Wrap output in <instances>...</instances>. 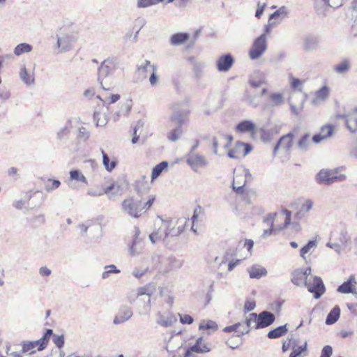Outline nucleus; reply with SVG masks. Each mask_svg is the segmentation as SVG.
Here are the masks:
<instances>
[{"label": "nucleus", "mask_w": 357, "mask_h": 357, "mask_svg": "<svg viewBox=\"0 0 357 357\" xmlns=\"http://www.w3.org/2000/svg\"><path fill=\"white\" fill-rule=\"evenodd\" d=\"M119 61L117 58H108L103 61L98 69V81L104 91L112 90L115 85L113 77L118 68Z\"/></svg>", "instance_id": "f257e3e1"}, {"label": "nucleus", "mask_w": 357, "mask_h": 357, "mask_svg": "<svg viewBox=\"0 0 357 357\" xmlns=\"http://www.w3.org/2000/svg\"><path fill=\"white\" fill-rule=\"evenodd\" d=\"M152 291L147 287H139L132 291L128 296L130 304H135L137 313L146 316L149 314L151 309V297Z\"/></svg>", "instance_id": "f03ea898"}, {"label": "nucleus", "mask_w": 357, "mask_h": 357, "mask_svg": "<svg viewBox=\"0 0 357 357\" xmlns=\"http://www.w3.org/2000/svg\"><path fill=\"white\" fill-rule=\"evenodd\" d=\"M78 38V33L71 28L61 29L57 34V47L59 52H68L72 49Z\"/></svg>", "instance_id": "7ed1b4c3"}, {"label": "nucleus", "mask_w": 357, "mask_h": 357, "mask_svg": "<svg viewBox=\"0 0 357 357\" xmlns=\"http://www.w3.org/2000/svg\"><path fill=\"white\" fill-rule=\"evenodd\" d=\"M121 206L123 211L132 218H139L143 213L142 199L139 195L126 198Z\"/></svg>", "instance_id": "20e7f679"}, {"label": "nucleus", "mask_w": 357, "mask_h": 357, "mask_svg": "<svg viewBox=\"0 0 357 357\" xmlns=\"http://www.w3.org/2000/svg\"><path fill=\"white\" fill-rule=\"evenodd\" d=\"M52 333L53 331L52 329H47L43 337H41L39 340L35 341L24 342L22 346L23 351L24 352L32 354L36 351L43 350L46 347Z\"/></svg>", "instance_id": "39448f33"}, {"label": "nucleus", "mask_w": 357, "mask_h": 357, "mask_svg": "<svg viewBox=\"0 0 357 357\" xmlns=\"http://www.w3.org/2000/svg\"><path fill=\"white\" fill-rule=\"evenodd\" d=\"M346 176L337 175L333 170L321 169L316 176V181L321 185H331L335 182L343 181Z\"/></svg>", "instance_id": "423d86ee"}, {"label": "nucleus", "mask_w": 357, "mask_h": 357, "mask_svg": "<svg viewBox=\"0 0 357 357\" xmlns=\"http://www.w3.org/2000/svg\"><path fill=\"white\" fill-rule=\"evenodd\" d=\"M172 223H165L162 222V225L155 231L149 234V240L153 243H157L161 241L168 243L169 242V233L168 229L172 227Z\"/></svg>", "instance_id": "0eeeda50"}, {"label": "nucleus", "mask_w": 357, "mask_h": 357, "mask_svg": "<svg viewBox=\"0 0 357 357\" xmlns=\"http://www.w3.org/2000/svg\"><path fill=\"white\" fill-rule=\"evenodd\" d=\"M266 36L265 34H261L254 40L252 46L249 50V56L252 59H257L266 52Z\"/></svg>", "instance_id": "6e6552de"}, {"label": "nucleus", "mask_w": 357, "mask_h": 357, "mask_svg": "<svg viewBox=\"0 0 357 357\" xmlns=\"http://www.w3.org/2000/svg\"><path fill=\"white\" fill-rule=\"evenodd\" d=\"M233 137L231 135H227L222 132H218L215 136L213 137L212 144L213 147L214 154H218V149L222 146L225 149L230 147Z\"/></svg>", "instance_id": "1a4fd4ad"}, {"label": "nucleus", "mask_w": 357, "mask_h": 357, "mask_svg": "<svg viewBox=\"0 0 357 357\" xmlns=\"http://www.w3.org/2000/svg\"><path fill=\"white\" fill-rule=\"evenodd\" d=\"M252 149V147L250 144L237 142L234 147L229 150L227 156L231 158L238 159L248 154Z\"/></svg>", "instance_id": "9d476101"}, {"label": "nucleus", "mask_w": 357, "mask_h": 357, "mask_svg": "<svg viewBox=\"0 0 357 357\" xmlns=\"http://www.w3.org/2000/svg\"><path fill=\"white\" fill-rule=\"evenodd\" d=\"M181 104L176 103L172 106L173 113L170 117V121L181 126L188 118L190 111L187 108H180Z\"/></svg>", "instance_id": "9b49d317"}, {"label": "nucleus", "mask_w": 357, "mask_h": 357, "mask_svg": "<svg viewBox=\"0 0 357 357\" xmlns=\"http://www.w3.org/2000/svg\"><path fill=\"white\" fill-rule=\"evenodd\" d=\"M308 291L314 294L316 299L319 298L325 292L326 289L321 278L315 276L312 281H309L305 287Z\"/></svg>", "instance_id": "f8f14e48"}, {"label": "nucleus", "mask_w": 357, "mask_h": 357, "mask_svg": "<svg viewBox=\"0 0 357 357\" xmlns=\"http://www.w3.org/2000/svg\"><path fill=\"white\" fill-rule=\"evenodd\" d=\"M311 273V268L310 267L305 268H299L296 270L292 274L291 282L297 286L306 287L310 280L308 276Z\"/></svg>", "instance_id": "ddd939ff"}, {"label": "nucleus", "mask_w": 357, "mask_h": 357, "mask_svg": "<svg viewBox=\"0 0 357 357\" xmlns=\"http://www.w3.org/2000/svg\"><path fill=\"white\" fill-rule=\"evenodd\" d=\"M186 162L195 172H197L199 167H204L208 165L204 155L195 153L188 154Z\"/></svg>", "instance_id": "4468645a"}, {"label": "nucleus", "mask_w": 357, "mask_h": 357, "mask_svg": "<svg viewBox=\"0 0 357 357\" xmlns=\"http://www.w3.org/2000/svg\"><path fill=\"white\" fill-rule=\"evenodd\" d=\"M294 137V134L293 132H289L281 137L273 149V155H275L277 154L279 149L285 152L289 151L293 146Z\"/></svg>", "instance_id": "2eb2a0df"}, {"label": "nucleus", "mask_w": 357, "mask_h": 357, "mask_svg": "<svg viewBox=\"0 0 357 357\" xmlns=\"http://www.w3.org/2000/svg\"><path fill=\"white\" fill-rule=\"evenodd\" d=\"M211 349L208 344L203 340V338L199 337L196 343L190 347L185 353L184 357H192V353L204 354L209 352Z\"/></svg>", "instance_id": "dca6fc26"}, {"label": "nucleus", "mask_w": 357, "mask_h": 357, "mask_svg": "<svg viewBox=\"0 0 357 357\" xmlns=\"http://www.w3.org/2000/svg\"><path fill=\"white\" fill-rule=\"evenodd\" d=\"M257 324L254 325L255 328H263L271 326L275 320L273 313L268 311H262L257 315Z\"/></svg>", "instance_id": "f3484780"}, {"label": "nucleus", "mask_w": 357, "mask_h": 357, "mask_svg": "<svg viewBox=\"0 0 357 357\" xmlns=\"http://www.w3.org/2000/svg\"><path fill=\"white\" fill-rule=\"evenodd\" d=\"M234 63V59L230 53L219 56L216 61L217 69L219 72H227Z\"/></svg>", "instance_id": "a211bd4d"}, {"label": "nucleus", "mask_w": 357, "mask_h": 357, "mask_svg": "<svg viewBox=\"0 0 357 357\" xmlns=\"http://www.w3.org/2000/svg\"><path fill=\"white\" fill-rule=\"evenodd\" d=\"M177 319L176 316L172 312H169L162 314L161 312H158L156 314V323L161 326L169 328L176 323Z\"/></svg>", "instance_id": "6ab92c4d"}, {"label": "nucleus", "mask_w": 357, "mask_h": 357, "mask_svg": "<svg viewBox=\"0 0 357 357\" xmlns=\"http://www.w3.org/2000/svg\"><path fill=\"white\" fill-rule=\"evenodd\" d=\"M165 223H172V227L168 229V233H169V242L171 239L174 236H179L184 229V226L186 224L185 219H180L176 222L172 220L165 221Z\"/></svg>", "instance_id": "aec40b11"}, {"label": "nucleus", "mask_w": 357, "mask_h": 357, "mask_svg": "<svg viewBox=\"0 0 357 357\" xmlns=\"http://www.w3.org/2000/svg\"><path fill=\"white\" fill-rule=\"evenodd\" d=\"M356 280L354 275H351L349 279L343 282L337 288V291L342 294H357L356 291Z\"/></svg>", "instance_id": "412c9836"}, {"label": "nucleus", "mask_w": 357, "mask_h": 357, "mask_svg": "<svg viewBox=\"0 0 357 357\" xmlns=\"http://www.w3.org/2000/svg\"><path fill=\"white\" fill-rule=\"evenodd\" d=\"M333 133V126L331 124L325 125L321 128L320 132L314 135L312 140L315 144L320 143L322 140L326 139L332 136Z\"/></svg>", "instance_id": "4be33fe9"}, {"label": "nucleus", "mask_w": 357, "mask_h": 357, "mask_svg": "<svg viewBox=\"0 0 357 357\" xmlns=\"http://www.w3.org/2000/svg\"><path fill=\"white\" fill-rule=\"evenodd\" d=\"M132 316V311L129 307L121 308L119 314L114 318L113 323L115 325L123 324L130 319Z\"/></svg>", "instance_id": "5701e85b"}, {"label": "nucleus", "mask_w": 357, "mask_h": 357, "mask_svg": "<svg viewBox=\"0 0 357 357\" xmlns=\"http://www.w3.org/2000/svg\"><path fill=\"white\" fill-rule=\"evenodd\" d=\"M289 13L288 9L285 6H282L269 17V20L271 24H279L281 21Z\"/></svg>", "instance_id": "b1692460"}, {"label": "nucleus", "mask_w": 357, "mask_h": 357, "mask_svg": "<svg viewBox=\"0 0 357 357\" xmlns=\"http://www.w3.org/2000/svg\"><path fill=\"white\" fill-rule=\"evenodd\" d=\"M104 192L109 199H114L122 195L123 189L119 184L114 183L104 188Z\"/></svg>", "instance_id": "393cba45"}, {"label": "nucleus", "mask_w": 357, "mask_h": 357, "mask_svg": "<svg viewBox=\"0 0 357 357\" xmlns=\"http://www.w3.org/2000/svg\"><path fill=\"white\" fill-rule=\"evenodd\" d=\"M328 96L329 88L326 86H324L315 92L314 97L312 99L311 102L314 105H319L325 101L328 98Z\"/></svg>", "instance_id": "a878e982"}, {"label": "nucleus", "mask_w": 357, "mask_h": 357, "mask_svg": "<svg viewBox=\"0 0 357 357\" xmlns=\"http://www.w3.org/2000/svg\"><path fill=\"white\" fill-rule=\"evenodd\" d=\"M338 119H344L348 130L354 132L357 130V119L354 114H337Z\"/></svg>", "instance_id": "bb28decb"}, {"label": "nucleus", "mask_w": 357, "mask_h": 357, "mask_svg": "<svg viewBox=\"0 0 357 357\" xmlns=\"http://www.w3.org/2000/svg\"><path fill=\"white\" fill-rule=\"evenodd\" d=\"M282 215H285V219H284V225L282 227H271L269 229H264V232H263V236L264 237H266L270 234H271L272 231H275V230H280L283 228H284L285 227H287L288 225L290 224V222H291V213L290 211L287 210V209H284L282 210Z\"/></svg>", "instance_id": "cd10ccee"}, {"label": "nucleus", "mask_w": 357, "mask_h": 357, "mask_svg": "<svg viewBox=\"0 0 357 357\" xmlns=\"http://www.w3.org/2000/svg\"><path fill=\"white\" fill-rule=\"evenodd\" d=\"M255 124L250 120H243L239 122L236 126V130L237 132L245 133V132H255Z\"/></svg>", "instance_id": "c85d7f7f"}, {"label": "nucleus", "mask_w": 357, "mask_h": 357, "mask_svg": "<svg viewBox=\"0 0 357 357\" xmlns=\"http://www.w3.org/2000/svg\"><path fill=\"white\" fill-rule=\"evenodd\" d=\"M250 278L259 279L266 275L267 271L261 265L255 264L248 268Z\"/></svg>", "instance_id": "c756f323"}, {"label": "nucleus", "mask_w": 357, "mask_h": 357, "mask_svg": "<svg viewBox=\"0 0 357 357\" xmlns=\"http://www.w3.org/2000/svg\"><path fill=\"white\" fill-rule=\"evenodd\" d=\"M331 0H314V9L319 15L325 17L327 14L328 7L331 5Z\"/></svg>", "instance_id": "7c9ffc66"}, {"label": "nucleus", "mask_w": 357, "mask_h": 357, "mask_svg": "<svg viewBox=\"0 0 357 357\" xmlns=\"http://www.w3.org/2000/svg\"><path fill=\"white\" fill-rule=\"evenodd\" d=\"M226 333L234 331L237 337H240L244 334L249 333L250 330L247 327H244V324L241 322L236 323L234 325L227 326L223 330Z\"/></svg>", "instance_id": "2f4dec72"}, {"label": "nucleus", "mask_w": 357, "mask_h": 357, "mask_svg": "<svg viewBox=\"0 0 357 357\" xmlns=\"http://www.w3.org/2000/svg\"><path fill=\"white\" fill-rule=\"evenodd\" d=\"M144 249V243L141 239H134L129 249V255L131 257L139 256Z\"/></svg>", "instance_id": "473e14b6"}, {"label": "nucleus", "mask_w": 357, "mask_h": 357, "mask_svg": "<svg viewBox=\"0 0 357 357\" xmlns=\"http://www.w3.org/2000/svg\"><path fill=\"white\" fill-rule=\"evenodd\" d=\"M167 267L164 270L165 272H169L173 270L180 268L183 266V261L174 257H169L165 261Z\"/></svg>", "instance_id": "72a5a7b5"}, {"label": "nucleus", "mask_w": 357, "mask_h": 357, "mask_svg": "<svg viewBox=\"0 0 357 357\" xmlns=\"http://www.w3.org/2000/svg\"><path fill=\"white\" fill-rule=\"evenodd\" d=\"M189 35L185 33L173 34L170 38V44L173 46H178L184 44L188 39Z\"/></svg>", "instance_id": "f704fd0d"}, {"label": "nucleus", "mask_w": 357, "mask_h": 357, "mask_svg": "<svg viewBox=\"0 0 357 357\" xmlns=\"http://www.w3.org/2000/svg\"><path fill=\"white\" fill-rule=\"evenodd\" d=\"M351 67V61L349 59H343L340 63L333 67V70L337 74H344L348 72Z\"/></svg>", "instance_id": "c9c22d12"}, {"label": "nucleus", "mask_w": 357, "mask_h": 357, "mask_svg": "<svg viewBox=\"0 0 357 357\" xmlns=\"http://www.w3.org/2000/svg\"><path fill=\"white\" fill-rule=\"evenodd\" d=\"M101 153L102 156L103 166L107 172H111L117 165L116 160L115 158L111 160L108 155L105 153L103 150H101Z\"/></svg>", "instance_id": "e433bc0d"}, {"label": "nucleus", "mask_w": 357, "mask_h": 357, "mask_svg": "<svg viewBox=\"0 0 357 357\" xmlns=\"http://www.w3.org/2000/svg\"><path fill=\"white\" fill-rule=\"evenodd\" d=\"M20 79L26 84L32 85L34 84V74L33 72H28L25 67H22L20 73Z\"/></svg>", "instance_id": "4c0bfd02"}, {"label": "nucleus", "mask_w": 357, "mask_h": 357, "mask_svg": "<svg viewBox=\"0 0 357 357\" xmlns=\"http://www.w3.org/2000/svg\"><path fill=\"white\" fill-rule=\"evenodd\" d=\"M311 145L310 135L307 133L302 136L298 142L297 148L303 152L307 151Z\"/></svg>", "instance_id": "58836bf2"}, {"label": "nucleus", "mask_w": 357, "mask_h": 357, "mask_svg": "<svg viewBox=\"0 0 357 357\" xmlns=\"http://www.w3.org/2000/svg\"><path fill=\"white\" fill-rule=\"evenodd\" d=\"M288 331V328L287 324L280 326L279 327H277L276 328H274L273 330H271L268 333V337L270 339H275L278 338L283 335H284Z\"/></svg>", "instance_id": "ea45409f"}, {"label": "nucleus", "mask_w": 357, "mask_h": 357, "mask_svg": "<svg viewBox=\"0 0 357 357\" xmlns=\"http://www.w3.org/2000/svg\"><path fill=\"white\" fill-rule=\"evenodd\" d=\"M340 314V309L337 305H336L331 310V312L327 315V317L326 319V324L327 325L333 324L339 319Z\"/></svg>", "instance_id": "a19ab883"}, {"label": "nucleus", "mask_w": 357, "mask_h": 357, "mask_svg": "<svg viewBox=\"0 0 357 357\" xmlns=\"http://www.w3.org/2000/svg\"><path fill=\"white\" fill-rule=\"evenodd\" d=\"M318 40L316 38L307 36L304 39L303 48L305 51L310 52L318 47Z\"/></svg>", "instance_id": "79ce46f5"}, {"label": "nucleus", "mask_w": 357, "mask_h": 357, "mask_svg": "<svg viewBox=\"0 0 357 357\" xmlns=\"http://www.w3.org/2000/svg\"><path fill=\"white\" fill-rule=\"evenodd\" d=\"M199 330H207L208 335H210L211 332H214L218 328L217 324L212 320H202L199 326Z\"/></svg>", "instance_id": "37998d69"}, {"label": "nucleus", "mask_w": 357, "mask_h": 357, "mask_svg": "<svg viewBox=\"0 0 357 357\" xmlns=\"http://www.w3.org/2000/svg\"><path fill=\"white\" fill-rule=\"evenodd\" d=\"M140 199H142V211L143 213L149 210L155 200V195H140Z\"/></svg>", "instance_id": "c03bdc74"}, {"label": "nucleus", "mask_w": 357, "mask_h": 357, "mask_svg": "<svg viewBox=\"0 0 357 357\" xmlns=\"http://www.w3.org/2000/svg\"><path fill=\"white\" fill-rule=\"evenodd\" d=\"M54 342L57 346L58 350L52 352V357H62L61 347L64 344V337L63 335H57L54 338Z\"/></svg>", "instance_id": "a18cd8bd"}, {"label": "nucleus", "mask_w": 357, "mask_h": 357, "mask_svg": "<svg viewBox=\"0 0 357 357\" xmlns=\"http://www.w3.org/2000/svg\"><path fill=\"white\" fill-rule=\"evenodd\" d=\"M32 49V46L28 43H20L15 47L14 54L17 56H20L23 54L31 52Z\"/></svg>", "instance_id": "49530a36"}, {"label": "nucleus", "mask_w": 357, "mask_h": 357, "mask_svg": "<svg viewBox=\"0 0 357 357\" xmlns=\"http://www.w3.org/2000/svg\"><path fill=\"white\" fill-rule=\"evenodd\" d=\"M292 351L289 355V357H298L301 356L303 351L307 349V342H305L303 345L298 346L297 341L294 340L291 345Z\"/></svg>", "instance_id": "de8ad7c7"}, {"label": "nucleus", "mask_w": 357, "mask_h": 357, "mask_svg": "<svg viewBox=\"0 0 357 357\" xmlns=\"http://www.w3.org/2000/svg\"><path fill=\"white\" fill-rule=\"evenodd\" d=\"M269 101L272 107H278L284 102V98L280 93H272L269 95Z\"/></svg>", "instance_id": "09e8293b"}, {"label": "nucleus", "mask_w": 357, "mask_h": 357, "mask_svg": "<svg viewBox=\"0 0 357 357\" xmlns=\"http://www.w3.org/2000/svg\"><path fill=\"white\" fill-rule=\"evenodd\" d=\"M168 165L169 163L167 161H162L161 162L155 165L152 170L151 179L154 180L156 178H158L160 175V174L165 169L167 168Z\"/></svg>", "instance_id": "8fccbe9b"}, {"label": "nucleus", "mask_w": 357, "mask_h": 357, "mask_svg": "<svg viewBox=\"0 0 357 357\" xmlns=\"http://www.w3.org/2000/svg\"><path fill=\"white\" fill-rule=\"evenodd\" d=\"M182 134V127L181 126H178L168 134L167 138L169 141L175 142L180 139Z\"/></svg>", "instance_id": "3c124183"}, {"label": "nucleus", "mask_w": 357, "mask_h": 357, "mask_svg": "<svg viewBox=\"0 0 357 357\" xmlns=\"http://www.w3.org/2000/svg\"><path fill=\"white\" fill-rule=\"evenodd\" d=\"M60 185L61 182L57 179L48 178L45 181V189L49 192L57 189Z\"/></svg>", "instance_id": "603ef678"}, {"label": "nucleus", "mask_w": 357, "mask_h": 357, "mask_svg": "<svg viewBox=\"0 0 357 357\" xmlns=\"http://www.w3.org/2000/svg\"><path fill=\"white\" fill-rule=\"evenodd\" d=\"M119 273H120V270L118 269L115 265H107L104 267V271L102 273V278L103 279H107L110 277L111 274Z\"/></svg>", "instance_id": "864d4df0"}, {"label": "nucleus", "mask_w": 357, "mask_h": 357, "mask_svg": "<svg viewBox=\"0 0 357 357\" xmlns=\"http://www.w3.org/2000/svg\"><path fill=\"white\" fill-rule=\"evenodd\" d=\"M257 313L253 312L246 317L245 320L243 324H244V327H247V328L250 330V327L254 328V325L257 324Z\"/></svg>", "instance_id": "5fc2aeb1"}, {"label": "nucleus", "mask_w": 357, "mask_h": 357, "mask_svg": "<svg viewBox=\"0 0 357 357\" xmlns=\"http://www.w3.org/2000/svg\"><path fill=\"white\" fill-rule=\"evenodd\" d=\"M70 178L87 183V179L79 170L75 169L70 172Z\"/></svg>", "instance_id": "6e6d98bb"}, {"label": "nucleus", "mask_w": 357, "mask_h": 357, "mask_svg": "<svg viewBox=\"0 0 357 357\" xmlns=\"http://www.w3.org/2000/svg\"><path fill=\"white\" fill-rule=\"evenodd\" d=\"M149 260L150 261V265L148 266H149V270L156 269L159 267L160 263V256L159 255L153 253Z\"/></svg>", "instance_id": "4d7b16f0"}, {"label": "nucleus", "mask_w": 357, "mask_h": 357, "mask_svg": "<svg viewBox=\"0 0 357 357\" xmlns=\"http://www.w3.org/2000/svg\"><path fill=\"white\" fill-rule=\"evenodd\" d=\"M315 241H310L304 247L301 249L300 255L302 258L305 259V255L308 253L312 249L316 247Z\"/></svg>", "instance_id": "13d9d810"}, {"label": "nucleus", "mask_w": 357, "mask_h": 357, "mask_svg": "<svg viewBox=\"0 0 357 357\" xmlns=\"http://www.w3.org/2000/svg\"><path fill=\"white\" fill-rule=\"evenodd\" d=\"M90 132L84 126L78 128L77 137L84 141H86L90 137Z\"/></svg>", "instance_id": "bf43d9fd"}, {"label": "nucleus", "mask_w": 357, "mask_h": 357, "mask_svg": "<svg viewBox=\"0 0 357 357\" xmlns=\"http://www.w3.org/2000/svg\"><path fill=\"white\" fill-rule=\"evenodd\" d=\"M149 271V266H146V268H135L132 273L134 277H135L137 279H139Z\"/></svg>", "instance_id": "052dcab7"}, {"label": "nucleus", "mask_w": 357, "mask_h": 357, "mask_svg": "<svg viewBox=\"0 0 357 357\" xmlns=\"http://www.w3.org/2000/svg\"><path fill=\"white\" fill-rule=\"evenodd\" d=\"M276 217H278L276 213H269L264 218V222L268 226L273 227H274V221Z\"/></svg>", "instance_id": "680f3d73"}, {"label": "nucleus", "mask_w": 357, "mask_h": 357, "mask_svg": "<svg viewBox=\"0 0 357 357\" xmlns=\"http://www.w3.org/2000/svg\"><path fill=\"white\" fill-rule=\"evenodd\" d=\"M326 246L334 250L338 255H340L342 252L345 250L339 243L337 242L332 243L329 241L327 243Z\"/></svg>", "instance_id": "e2e57ef3"}, {"label": "nucleus", "mask_w": 357, "mask_h": 357, "mask_svg": "<svg viewBox=\"0 0 357 357\" xmlns=\"http://www.w3.org/2000/svg\"><path fill=\"white\" fill-rule=\"evenodd\" d=\"M313 206V202L311 199L305 200L301 206V212L307 213Z\"/></svg>", "instance_id": "0e129e2a"}, {"label": "nucleus", "mask_w": 357, "mask_h": 357, "mask_svg": "<svg viewBox=\"0 0 357 357\" xmlns=\"http://www.w3.org/2000/svg\"><path fill=\"white\" fill-rule=\"evenodd\" d=\"M101 114L98 112H96L93 114V119L96 122L97 126H102L106 124L107 121L105 118L102 119L100 118Z\"/></svg>", "instance_id": "69168bd1"}, {"label": "nucleus", "mask_w": 357, "mask_h": 357, "mask_svg": "<svg viewBox=\"0 0 357 357\" xmlns=\"http://www.w3.org/2000/svg\"><path fill=\"white\" fill-rule=\"evenodd\" d=\"M156 66H151V75L149 77V82L151 86H155L158 82V77L156 75Z\"/></svg>", "instance_id": "338daca9"}, {"label": "nucleus", "mask_w": 357, "mask_h": 357, "mask_svg": "<svg viewBox=\"0 0 357 357\" xmlns=\"http://www.w3.org/2000/svg\"><path fill=\"white\" fill-rule=\"evenodd\" d=\"M290 81H291V82H290L291 87L293 89L301 91V89L300 88V86L302 84V82L299 79L295 78L293 77H290Z\"/></svg>", "instance_id": "774afa93"}]
</instances>
